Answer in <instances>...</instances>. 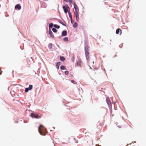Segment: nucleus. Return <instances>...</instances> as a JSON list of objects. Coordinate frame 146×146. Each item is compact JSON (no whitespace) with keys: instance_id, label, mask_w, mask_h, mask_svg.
Instances as JSON below:
<instances>
[{"instance_id":"1","label":"nucleus","mask_w":146,"mask_h":146,"mask_svg":"<svg viewBox=\"0 0 146 146\" xmlns=\"http://www.w3.org/2000/svg\"><path fill=\"white\" fill-rule=\"evenodd\" d=\"M74 14L76 17V19L77 22H78L79 20V9L77 5L74 3Z\"/></svg>"},{"instance_id":"2","label":"nucleus","mask_w":146,"mask_h":146,"mask_svg":"<svg viewBox=\"0 0 146 146\" xmlns=\"http://www.w3.org/2000/svg\"><path fill=\"white\" fill-rule=\"evenodd\" d=\"M85 54L86 57V58L87 59L89 58V52H88V48L87 47H86L85 48Z\"/></svg>"},{"instance_id":"3","label":"nucleus","mask_w":146,"mask_h":146,"mask_svg":"<svg viewBox=\"0 0 146 146\" xmlns=\"http://www.w3.org/2000/svg\"><path fill=\"white\" fill-rule=\"evenodd\" d=\"M31 116L33 118H40L39 115L37 114H35L34 113H31Z\"/></svg>"},{"instance_id":"4","label":"nucleus","mask_w":146,"mask_h":146,"mask_svg":"<svg viewBox=\"0 0 146 146\" xmlns=\"http://www.w3.org/2000/svg\"><path fill=\"white\" fill-rule=\"evenodd\" d=\"M63 8L64 10V12L65 13H67L68 12V10L69 9V8L68 5H67V6H63Z\"/></svg>"},{"instance_id":"5","label":"nucleus","mask_w":146,"mask_h":146,"mask_svg":"<svg viewBox=\"0 0 146 146\" xmlns=\"http://www.w3.org/2000/svg\"><path fill=\"white\" fill-rule=\"evenodd\" d=\"M82 61L80 59H78V61L77 63V65L78 66H81V65L82 64Z\"/></svg>"},{"instance_id":"6","label":"nucleus","mask_w":146,"mask_h":146,"mask_svg":"<svg viewBox=\"0 0 146 146\" xmlns=\"http://www.w3.org/2000/svg\"><path fill=\"white\" fill-rule=\"evenodd\" d=\"M106 102L108 105L110 106L111 105V101L109 98H106Z\"/></svg>"},{"instance_id":"7","label":"nucleus","mask_w":146,"mask_h":146,"mask_svg":"<svg viewBox=\"0 0 146 146\" xmlns=\"http://www.w3.org/2000/svg\"><path fill=\"white\" fill-rule=\"evenodd\" d=\"M16 9L19 10L21 9V6L19 4H17L15 7Z\"/></svg>"},{"instance_id":"8","label":"nucleus","mask_w":146,"mask_h":146,"mask_svg":"<svg viewBox=\"0 0 146 146\" xmlns=\"http://www.w3.org/2000/svg\"><path fill=\"white\" fill-rule=\"evenodd\" d=\"M119 32L120 33V35L122 33V31L120 29H117L116 31V34H118Z\"/></svg>"},{"instance_id":"9","label":"nucleus","mask_w":146,"mask_h":146,"mask_svg":"<svg viewBox=\"0 0 146 146\" xmlns=\"http://www.w3.org/2000/svg\"><path fill=\"white\" fill-rule=\"evenodd\" d=\"M43 127V126L42 125H40L39 126V127L38 128V131L39 132V133H40V134L41 135H43L42 133V132L41 131H40V129H41V128Z\"/></svg>"},{"instance_id":"10","label":"nucleus","mask_w":146,"mask_h":146,"mask_svg":"<svg viewBox=\"0 0 146 146\" xmlns=\"http://www.w3.org/2000/svg\"><path fill=\"white\" fill-rule=\"evenodd\" d=\"M49 33L50 35V36L52 38H54V35H53V33L52 32V31L50 30H49Z\"/></svg>"},{"instance_id":"11","label":"nucleus","mask_w":146,"mask_h":146,"mask_svg":"<svg viewBox=\"0 0 146 146\" xmlns=\"http://www.w3.org/2000/svg\"><path fill=\"white\" fill-rule=\"evenodd\" d=\"M61 64V62H58L56 65V67L57 69L59 68V66Z\"/></svg>"},{"instance_id":"12","label":"nucleus","mask_w":146,"mask_h":146,"mask_svg":"<svg viewBox=\"0 0 146 146\" xmlns=\"http://www.w3.org/2000/svg\"><path fill=\"white\" fill-rule=\"evenodd\" d=\"M67 34V32L66 31H63L62 32V35L63 36H66Z\"/></svg>"},{"instance_id":"13","label":"nucleus","mask_w":146,"mask_h":146,"mask_svg":"<svg viewBox=\"0 0 146 146\" xmlns=\"http://www.w3.org/2000/svg\"><path fill=\"white\" fill-rule=\"evenodd\" d=\"M66 2L68 1L70 4L73 3L72 0H64Z\"/></svg>"},{"instance_id":"14","label":"nucleus","mask_w":146,"mask_h":146,"mask_svg":"<svg viewBox=\"0 0 146 146\" xmlns=\"http://www.w3.org/2000/svg\"><path fill=\"white\" fill-rule=\"evenodd\" d=\"M60 60L62 61H64L65 60V58L63 56H60Z\"/></svg>"},{"instance_id":"15","label":"nucleus","mask_w":146,"mask_h":146,"mask_svg":"<svg viewBox=\"0 0 146 146\" xmlns=\"http://www.w3.org/2000/svg\"><path fill=\"white\" fill-rule=\"evenodd\" d=\"M68 14H69V17L70 18V19L71 20V22H72V15H71V13L70 12H69L68 13Z\"/></svg>"},{"instance_id":"16","label":"nucleus","mask_w":146,"mask_h":146,"mask_svg":"<svg viewBox=\"0 0 146 146\" xmlns=\"http://www.w3.org/2000/svg\"><path fill=\"white\" fill-rule=\"evenodd\" d=\"M78 24L77 23L75 22L74 23L73 26L74 28H76L78 26Z\"/></svg>"},{"instance_id":"17","label":"nucleus","mask_w":146,"mask_h":146,"mask_svg":"<svg viewBox=\"0 0 146 146\" xmlns=\"http://www.w3.org/2000/svg\"><path fill=\"white\" fill-rule=\"evenodd\" d=\"M63 40L64 41H68V38L67 37H66L63 38Z\"/></svg>"},{"instance_id":"18","label":"nucleus","mask_w":146,"mask_h":146,"mask_svg":"<svg viewBox=\"0 0 146 146\" xmlns=\"http://www.w3.org/2000/svg\"><path fill=\"white\" fill-rule=\"evenodd\" d=\"M52 44L50 43L48 44V47L50 49H51L52 48Z\"/></svg>"},{"instance_id":"19","label":"nucleus","mask_w":146,"mask_h":146,"mask_svg":"<svg viewBox=\"0 0 146 146\" xmlns=\"http://www.w3.org/2000/svg\"><path fill=\"white\" fill-rule=\"evenodd\" d=\"M33 88V86L31 85H30L29 86V87L28 88L29 89V90H32Z\"/></svg>"},{"instance_id":"20","label":"nucleus","mask_w":146,"mask_h":146,"mask_svg":"<svg viewBox=\"0 0 146 146\" xmlns=\"http://www.w3.org/2000/svg\"><path fill=\"white\" fill-rule=\"evenodd\" d=\"M58 22L60 23H61V24H62V25H63L64 26H66V25L65 24H64V23H63L62 21H61L60 20H59Z\"/></svg>"},{"instance_id":"21","label":"nucleus","mask_w":146,"mask_h":146,"mask_svg":"<svg viewBox=\"0 0 146 146\" xmlns=\"http://www.w3.org/2000/svg\"><path fill=\"white\" fill-rule=\"evenodd\" d=\"M54 27L57 29H59L60 28V26H59L57 25H54Z\"/></svg>"},{"instance_id":"22","label":"nucleus","mask_w":146,"mask_h":146,"mask_svg":"<svg viewBox=\"0 0 146 146\" xmlns=\"http://www.w3.org/2000/svg\"><path fill=\"white\" fill-rule=\"evenodd\" d=\"M53 24L52 23H51L49 24V28H51L53 27Z\"/></svg>"},{"instance_id":"23","label":"nucleus","mask_w":146,"mask_h":146,"mask_svg":"<svg viewBox=\"0 0 146 146\" xmlns=\"http://www.w3.org/2000/svg\"><path fill=\"white\" fill-rule=\"evenodd\" d=\"M60 68L63 70H65V67L64 66L62 65L60 67Z\"/></svg>"},{"instance_id":"24","label":"nucleus","mask_w":146,"mask_h":146,"mask_svg":"<svg viewBox=\"0 0 146 146\" xmlns=\"http://www.w3.org/2000/svg\"><path fill=\"white\" fill-rule=\"evenodd\" d=\"M52 30L55 33L57 31V30L55 28H53Z\"/></svg>"},{"instance_id":"25","label":"nucleus","mask_w":146,"mask_h":146,"mask_svg":"<svg viewBox=\"0 0 146 146\" xmlns=\"http://www.w3.org/2000/svg\"><path fill=\"white\" fill-rule=\"evenodd\" d=\"M29 90V89L28 88H25V92H28Z\"/></svg>"},{"instance_id":"26","label":"nucleus","mask_w":146,"mask_h":146,"mask_svg":"<svg viewBox=\"0 0 146 146\" xmlns=\"http://www.w3.org/2000/svg\"><path fill=\"white\" fill-rule=\"evenodd\" d=\"M71 82L73 83H74V84H76V83H77V82H75L74 80H72L71 81Z\"/></svg>"},{"instance_id":"27","label":"nucleus","mask_w":146,"mask_h":146,"mask_svg":"<svg viewBox=\"0 0 146 146\" xmlns=\"http://www.w3.org/2000/svg\"><path fill=\"white\" fill-rule=\"evenodd\" d=\"M68 73H69V72L68 71H65V74L66 75H67L68 74Z\"/></svg>"},{"instance_id":"28","label":"nucleus","mask_w":146,"mask_h":146,"mask_svg":"<svg viewBox=\"0 0 146 146\" xmlns=\"http://www.w3.org/2000/svg\"><path fill=\"white\" fill-rule=\"evenodd\" d=\"M75 57L74 56H73L72 58V62H74V61Z\"/></svg>"}]
</instances>
